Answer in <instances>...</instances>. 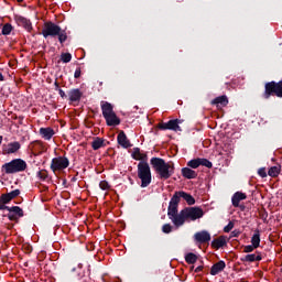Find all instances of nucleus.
Listing matches in <instances>:
<instances>
[{"mask_svg":"<svg viewBox=\"0 0 282 282\" xmlns=\"http://www.w3.org/2000/svg\"><path fill=\"white\" fill-rule=\"evenodd\" d=\"M150 164L155 173H158L160 180H169L175 173V164L173 162L166 163L162 158H152Z\"/></svg>","mask_w":282,"mask_h":282,"instance_id":"f257e3e1","label":"nucleus"},{"mask_svg":"<svg viewBox=\"0 0 282 282\" xmlns=\"http://www.w3.org/2000/svg\"><path fill=\"white\" fill-rule=\"evenodd\" d=\"M42 36L45 39H58L61 45L67 41V31L63 30L58 24L48 21L44 23V26L41 32Z\"/></svg>","mask_w":282,"mask_h":282,"instance_id":"f03ea898","label":"nucleus"},{"mask_svg":"<svg viewBox=\"0 0 282 282\" xmlns=\"http://www.w3.org/2000/svg\"><path fill=\"white\" fill-rule=\"evenodd\" d=\"M28 171V162L23 159H13L1 166V173L4 175H17Z\"/></svg>","mask_w":282,"mask_h":282,"instance_id":"7ed1b4c3","label":"nucleus"},{"mask_svg":"<svg viewBox=\"0 0 282 282\" xmlns=\"http://www.w3.org/2000/svg\"><path fill=\"white\" fill-rule=\"evenodd\" d=\"M100 107L107 127H118L120 124V119L118 118V115H116V111H113V105L109 101H101Z\"/></svg>","mask_w":282,"mask_h":282,"instance_id":"20e7f679","label":"nucleus"},{"mask_svg":"<svg viewBox=\"0 0 282 282\" xmlns=\"http://www.w3.org/2000/svg\"><path fill=\"white\" fill-rule=\"evenodd\" d=\"M139 180H141V188H147L151 185L153 176L151 175V166L149 162H139L137 166Z\"/></svg>","mask_w":282,"mask_h":282,"instance_id":"39448f33","label":"nucleus"},{"mask_svg":"<svg viewBox=\"0 0 282 282\" xmlns=\"http://www.w3.org/2000/svg\"><path fill=\"white\" fill-rule=\"evenodd\" d=\"M69 166V159L67 156H57L52 159L51 171L56 173V171H65Z\"/></svg>","mask_w":282,"mask_h":282,"instance_id":"423d86ee","label":"nucleus"},{"mask_svg":"<svg viewBox=\"0 0 282 282\" xmlns=\"http://www.w3.org/2000/svg\"><path fill=\"white\" fill-rule=\"evenodd\" d=\"M272 96H278L279 97V85L276 82H268L264 85V91L262 94V98L264 100H270Z\"/></svg>","mask_w":282,"mask_h":282,"instance_id":"0eeeda50","label":"nucleus"},{"mask_svg":"<svg viewBox=\"0 0 282 282\" xmlns=\"http://www.w3.org/2000/svg\"><path fill=\"white\" fill-rule=\"evenodd\" d=\"M185 217L191 221H197V219H202L204 217V209L202 207H186Z\"/></svg>","mask_w":282,"mask_h":282,"instance_id":"6e6552de","label":"nucleus"},{"mask_svg":"<svg viewBox=\"0 0 282 282\" xmlns=\"http://www.w3.org/2000/svg\"><path fill=\"white\" fill-rule=\"evenodd\" d=\"M21 151V143L19 141L2 144V155H12Z\"/></svg>","mask_w":282,"mask_h":282,"instance_id":"1a4fd4ad","label":"nucleus"},{"mask_svg":"<svg viewBox=\"0 0 282 282\" xmlns=\"http://www.w3.org/2000/svg\"><path fill=\"white\" fill-rule=\"evenodd\" d=\"M8 219L9 221H19V219H21V217L24 216L23 209L19 206H12L8 208Z\"/></svg>","mask_w":282,"mask_h":282,"instance_id":"9d476101","label":"nucleus"},{"mask_svg":"<svg viewBox=\"0 0 282 282\" xmlns=\"http://www.w3.org/2000/svg\"><path fill=\"white\" fill-rule=\"evenodd\" d=\"M180 196L177 194H174L170 200V205L167 207V216L173 217L174 215H177V208L180 206Z\"/></svg>","mask_w":282,"mask_h":282,"instance_id":"9b49d317","label":"nucleus"},{"mask_svg":"<svg viewBox=\"0 0 282 282\" xmlns=\"http://www.w3.org/2000/svg\"><path fill=\"white\" fill-rule=\"evenodd\" d=\"M171 221L176 226V228H180V226H184L186 223V212L182 209L178 214H175L174 216H170Z\"/></svg>","mask_w":282,"mask_h":282,"instance_id":"f8f14e48","label":"nucleus"},{"mask_svg":"<svg viewBox=\"0 0 282 282\" xmlns=\"http://www.w3.org/2000/svg\"><path fill=\"white\" fill-rule=\"evenodd\" d=\"M14 21L20 28H24L26 32H32V22L22 15H14Z\"/></svg>","mask_w":282,"mask_h":282,"instance_id":"ddd939ff","label":"nucleus"},{"mask_svg":"<svg viewBox=\"0 0 282 282\" xmlns=\"http://www.w3.org/2000/svg\"><path fill=\"white\" fill-rule=\"evenodd\" d=\"M117 141H118V144L122 147V149H131L132 147L131 141H129L124 131L119 132V134L117 135Z\"/></svg>","mask_w":282,"mask_h":282,"instance_id":"4468645a","label":"nucleus"},{"mask_svg":"<svg viewBox=\"0 0 282 282\" xmlns=\"http://www.w3.org/2000/svg\"><path fill=\"white\" fill-rule=\"evenodd\" d=\"M68 100L70 102H80V98H83V91L79 88H73L68 90Z\"/></svg>","mask_w":282,"mask_h":282,"instance_id":"2eb2a0df","label":"nucleus"},{"mask_svg":"<svg viewBox=\"0 0 282 282\" xmlns=\"http://www.w3.org/2000/svg\"><path fill=\"white\" fill-rule=\"evenodd\" d=\"M21 195V191L20 189H14V191H11L7 194H2L0 196V198H2V202L4 204H10L12 199H15V197H19Z\"/></svg>","mask_w":282,"mask_h":282,"instance_id":"dca6fc26","label":"nucleus"},{"mask_svg":"<svg viewBox=\"0 0 282 282\" xmlns=\"http://www.w3.org/2000/svg\"><path fill=\"white\" fill-rule=\"evenodd\" d=\"M194 239L198 241V243H208V241H210V234L206 230L198 231L194 235Z\"/></svg>","mask_w":282,"mask_h":282,"instance_id":"f3484780","label":"nucleus"},{"mask_svg":"<svg viewBox=\"0 0 282 282\" xmlns=\"http://www.w3.org/2000/svg\"><path fill=\"white\" fill-rule=\"evenodd\" d=\"M243 199H248V195L242 192H236L231 197L234 208H238L240 202H243Z\"/></svg>","mask_w":282,"mask_h":282,"instance_id":"a211bd4d","label":"nucleus"},{"mask_svg":"<svg viewBox=\"0 0 282 282\" xmlns=\"http://www.w3.org/2000/svg\"><path fill=\"white\" fill-rule=\"evenodd\" d=\"M263 258L261 257V252L257 253H249L242 258H240V261L243 263H254V261H261Z\"/></svg>","mask_w":282,"mask_h":282,"instance_id":"6ab92c4d","label":"nucleus"},{"mask_svg":"<svg viewBox=\"0 0 282 282\" xmlns=\"http://www.w3.org/2000/svg\"><path fill=\"white\" fill-rule=\"evenodd\" d=\"M225 269L226 262L224 260H220L210 268V274L212 276H217V274H219V272H224Z\"/></svg>","mask_w":282,"mask_h":282,"instance_id":"aec40b11","label":"nucleus"},{"mask_svg":"<svg viewBox=\"0 0 282 282\" xmlns=\"http://www.w3.org/2000/svg\"><path fill=\"white\" fill-rule=\"evenodd\" d=\"M174 195H177L178 199L182 197L184 200H186L188 206H193L195 204V197L184 191L175 192Z\"/></svg>","mask_w":282,"mask_h":282,"instance_id":"412c9836","label":"nucleus"},{"mask_svg":"<svg viewBox=\"0 0 282 282\" xmlns=\"http://www.w3.org/2000/svg\"><path fill=\"white\" fill-rule=\"evenodd\" d=\"M212 105H215L217 109H221L224 107H228V97L226 95L216 97L213 101Z\"/></svg>","mask_w":282,"mask_h":282,"instance_id":"4be33fe9","label":"nucleus"},{"mask_svg":"<svg viewBox=\"0 0 282 282\" xmlns=\"http://www.w3.org/2000/svg\"><path fill=\"white\" fill-rule=\"evenodd\" d=\"M131 158L133 160L140 161V162H148L149 156L147 155V153H142L140 151V148H133V152L131 154Z\"/></svg>","mask_w":282,"mask_h":282,"instance_id":"5701e85b","label":"nucleus"},{"mask_svg":"<svg viewBox=\"0 0 282 282\" xmlns=\"http://www.w3.org/2000/svg\"><path fill=\"white\" fill-rule=\"evenodd\" d=\"M54 129L47 127V128H40V135L43 138V140H52L54 138Z\"/></svg>","mask_w":282,"mask_h":282,"instance_id":"b1692460","label":"nucleus"},{"mask_svg":"<svg viewBox=\"0 0 282 282\" xmlns=\"http://www.w3.org/2000/svg\"><path fill=\"white\" fill-rule=\"evenodd\" d=\"M183 177H185V180H195L197 178V172H195V170H192L191 167H183L181 170Z\"/></svg>","mask_w":282,"mask_h":282,"instance_id":"393cba45","label":"nucleus"},{"mask_svg":"<svg viewBox=\"0 0 282 282\" xmlns=\"http://www.w3.org/2000/svg\"><path fill=\"white\" fill-rule=\"evenodd\" d=\"M226 245V237L224 236H220L212 241V248H214V250H219V248H224Z\"/></svg>","mask_w":282,"mask_h":282,"instance_id":"a878e982","label":"nucleus"},{"mask_svg":"<svg viewBox=\"0 0 282 282\" xmlns=\"http://www.w3.org/2000/svg\"><path fill=\"white\" fill-rule=\"evenodd\" d=\"M180 124H182V120L180 119H172L167 121L169 131H182V127H180Z\"/></svg>","mask_w":282,"mask_h":282,"instance_id":"bb28decb","label":"nucleus"},{"mask_svg":"<svg viewBox=\"0 0 282 282\" xmlns=\"http://www.w3.org/2000/svg\"><path fill=\"white\" fill-rule=\"evenodd\" d=\"M251 245L253 248H259L261 246V231L256 229L253 236L251 237Z\"/></svg>","mask_w":282,"mask_h":282,"instance_id":"cd10ccee","label":"nucleus"},{"mask_svg":"<svg viewBox=\"0 0 282 282\" xmlns=\"http://www.w3.org/2000/svg\"><path fill=\"white\" fill-rule=\"evenodd\" d=\"M105 148V139L96 137L91 142V149L98 151V149Z\"/></svg>","mask_w":282,"mask_h":282,"instance_id":"c85d7f7f","label":"nucleus"},{"mask_svg":"<svg viewBox=\"0 0 282 282\" xmlns=\"http://www.w3.org/2000/svg\"><path fill=\"white\" fill-rule=\"evenodd\" d=\"M280 174H281V165L271 166L268 171L269 177H279Z\"/></svg>","mask_w":282,"mask_h":282,"instance_id":"c756f323","label":"nucleus"},{"mask_svg":"<svg viewBox=\"0 0 282 282\" xmlns=\"http://www.w3.org/2000/svg\"><path fill=\"white\" fill-rule=\"evenodd\" d=\"M185 261L188 263V265H193L194 263H197V254L189 252L185 256Z\"/></svg>","mask_w":282,"mask_h":282,"instance_id":"7c9ffc66","label":"nucleus"},{"mask_svg":"<svg viewBox=\"0 0 282 282\" xmlns=\"http://www.w3.org/2000/svg\"><path fill=\"white\" fill-rule=\"evenodd\" d=\"M12 30H14V28L12 26V24L10 23H6L3 26H2V35L3 36H9V34L12 33Z\"/></svg>","mask_w":282,"mask_h":282,"instance_id":"2f4dec72","label":"nucleus"},{"mask_svg":"<svg viewBox=\"0 0 282 282\" xmlns=\"http://www.w3.org/2000/svg\"><path fill=\"white\" fill-rule=\"evenodd\" d=\"M187 166H189V169H199V166H202L200 158L188 161Z\"/></svg>","mask_w":282,"mask_h":282,"instance_id":"473e14b6","label":"nucleus"},{"mask_svg":"<svg viewBox=\"0 0 282 282\" xmlns=\"http://www.w3.org/2000/svg\"><path fill=\"white\" fill-rule=\"evenodd\" d=\"M61 61L63 63H70L72 62V53H62Z\"/></svg>","mask_w":282,"mask_h":282,"instance_id":"72a5a7b5","label":"nucleus"},{"mask_svg":"<svg viewBox=\"0 0 282 282\" xmlns=\"http://www.w3.org/2000/svg\"><path fill=\"white\" fill-rule=\"evenodd\" d=\"M162 232H164L165 235H171V232H173V226H171V224L163 225Z\"/></svg>","mask_w":282,"mask_h":282,"instance_id":"f704fd0d","label":"nucleus"},{"mask_svg":"<svg viewBox=\"0 0 282 282\" xmlns=\"http://www.w3.org/2000/svg\"><path fill=\"white\" fill-rule=\"evenodd\" d=\"M200 166H206V169H213V162L208 159H200Z\"/></svg>","mask_w":282,"mask_h":282,"instance_id":"c9c22d12","label":"nucleus"},{"mask_svg":"<svg viewBox=\"0 0 282 282\" xmlns=\"http://www.w3.org/2000/svg\"><path fill=\"white\" fill-rule=\"evenodd\" d=\"M37 177L42 180V182H45L47 180V171L41 170L37 172Z\"/></svg>","mask_w":282,"mask_h":282,"instance_id":"e433bc0d","label":"nucleus"},{"mask_svg":"<svg viewBox=\"0 0 282 282\" xmlns=\"http://www.w3.org/2000/svg\"><path fill=\"white\" fill-rule=\"evenodd\" d=\"M99 187L101 188V191H109V188H111V186L109 185V182L107 181H101L99 183Z\"/></svg>","mask_w":282,"mask_h":282,"instance_id":"4c0bfd02","label":"nucleus"},{"mask_svg":"<svg viewBox=\"0 0 282 282\" xmlns=\"http://www.w3.org/2000/svg\"><path fill=\"white\" fill-rule=\"evenodd\" d=\"M258 247H254V245H249V246H245L243 248V252L246 253H250V252H254V250H257Z\"/></svg>","mask_w":282,"mask_h":282,"instance_id":"58836bf2","label":"nucleus"},{"mask_svg":"<svg viewBox=\"0 0 282 282\" xmlns=\"http://www.w3.org/2000/svg\"><path fill=\"white\" fill-rule=\"evenodd\" d=\"M158 129H160L161 131H169V122L159 123Z\"/></svg>","mask_w":282,"mask_h":282,"instance_id":"ea45409f","label":"nucleus"},{"mask_svg":"<svg viewBox=\"0 0 282 282\" xmlns=\"http://www.w3.org/2000/svg\"><path fill=\"white\" fill-rule=\"evenodd\" d=\"M235 228V223L229 221L227 226L224 227V232H230Z\"/></svg>","mask_w":282,"mask_h":282,"instance_id":"a19ab883","label":"nucleus"},{"mask_svg":"<svg viewBox=\"0 0 282 282\" xmlns=\"http://www.w3.org/2000/svg\"><path fill=\"white\" fill-rule=\"evenodd\" d=\"M258 175H259L260 177H268V172H265V167H260V169L258 170Z\"/></svg>","mask_w":282,"mask_h":282,"instance_id":"79ce46f5","label":"nucleus"},{"mask_svg":"<svg viewBox=\"0 0 282 282\" xmlns=\"http://www.w3.org/2000/svg\"><path fill=\"white\" fill-rule=\"evenodd\" d=\"M6 204L8 203H3V198L0 197V210H8L10 208V206H7Z\"/></svg>","mask_w":282,"mask_h":282,"instance_id":"37998d69","label":"nucleus"},{"mask_svg":"<svg viewBox=\"0 0 282 282\" xmlns=\"http://www.w3.org/2000/svg\"><path fill=\"white\" fill-rule=\"evenodd\" d=\"M278 98H282V80L278 82Z\"/></svg>","mask_w":282,"mask_h":282,"instance_id":"c03bdc74","label":"nucleus"},{"mask_svg":"<svg viewBox=\"0 0 282 282\" xmlns=\"http://www.w3.org/2000/svg\"><path fill=\"white\" fill-rule=\"evenodd\" d=\"M82 74L80 67H77L74 73V78H79Z\"/></svg>","mask_w":282,"mask_h":282,"instance_id":"a18cd8bd","label":"nucleus"},{"mask_svg":"<svg viewBox=\"0 0 282 282\" xmlns=\"http://www.w3.org/2000/svg\"><path fill=\"white\" fill-rule=\"evenodd\" d=\"M57 91H58L61 98H67V94H65V90L58 88Z\"/></svg>","mask_w":282,"mask_h":282,"instance_id":"49530a36","label":"nucleus"},{"mask_svg":"<svg viewBox=\"0 0 282 282\" xmlns=\"http://www.w3.org/2000/svg\"><path fill=\"white\" fill-rule=\"evenodd\" d=\"M202 270H204V265L197 267V268L194 270V272L199 273V272H202Z\"/></svg>","mask_w":282,"mask_h":282,"instance_id":"de8ad7c7","label":"nucleus"},{"mask_svg":"<svg viewBox=\"0 0 282 282\" xmlns=\"http://www.w3.org/2000/svg\"><path fill=\"white\" fill-rule=\"evenodd\" d=\"M24 118H25V117H23V116H19V117H18L19 124H23Z\"/></svg>","mask_w":282,"mask_h":282,"instance_id":"09e8293b","label":"nucleus"},{"mask_svg":"<svg viewBox=\"0 0 282 282\" xmlns=\"http://www.w3.org/2000/svg\"><path fill=\"white\" fill-rule=\"evenodd\" d=\"M238 208H240V210H246V205L239 204Z\"/></svg>","mask_w":282,"mask_h":282,"instance_id":"8fccbe9b","label":"nucleus"},{"mask_svg":"<svg viewBox=\"0 0 282 282\" xmlns=\"http://www.w3.org/2000/svg\"><path fill=\"white\" fill-rule=\"evenodd\" d=\"M3 80H6V77H3V74L0 73V82H3Z\"/></svg>","mask_w":282,"mask_h":282,"instance_id":"3c124183","label":"nucleus"},{"mask_svg":"<svg viewBox=\"0 0 282 282\" xmlns=\"http://www.w3.org/2000/svg\"><path fill=\"white\" fill-rule=\"evenodd\" d=\"M55 87H56V90L61 89V87L58 86V82H55Z\"/></svg>","mask_w":282,"mask_h":282,"instance_id":"603ef678","label":"nucleus"},{"mask_svg":"<svg viewBox=\"0 0 282 282\" xmlns=\"http://www.w3.org/2000/svg\"><path fill=\"white\" fill-rule=\"evenodd\" d=\"M2 142H3V135H0V147H1Z\"/></svg>","mask_w":282,"mask_h":282,"instance_id":"864d4df0","label":"nucleus"},{"mask_svg":"<svg viewBox=\"0 0 282 282\" xmlns=\"http://www.w3.org/2000/svg\"><path fill=\"white\" fill-rule=\"evenodd\" d=\"M14 120H19V116H15V117H14Z\"/></svg>","mask_w":282,"mask_h":282,"instance_id":"5fc2aeb1","label":"nucleus"},{"mask_svg":"<svg viewBox=\"0 0 282 282\" xmlns=\"http://www.w3.org/2000/svg\"><path fill=\"white\" fill-rule=\"evenodd\" d=\"M18 1V3H21V2H23V0H17Z\"/></svg>","mask_w":282,"mask_h":282,"instance_id":"6e6d98bb","label":"nucleus"},{"mask_svg":"<svg viewBox=\"0 0 282 282\" xmlns=\"http://www.w3.org/2000/svg\"><path fill=\"white\" fill-rule=\"evenodd\" d=\"M30 252H32V247H29Z\"/></svg>","mask_w":282,"mask_h":282,"instance_id":"4d7b16f0","label":"nucleus"},{"mask_svg":"<svg viewBox=\"0 0 282 282\" xmlns=\"http://www.w3.org/2000/svg\"><path fill=\"white\" fill-rule=\"evenodd\" d=\"M264 215H265V217H268V212H265V214H264Z\"/></svg>","mask_w":282,"mask_h":282,"instance_id":"13d9d810","label":"nucleus"},{"mask_svg":"<svg viewBox=\"0 0 282 282\" xmlns=\"http://www.w3.org/2000/svg\"><path fill=\"white\" fill-rule=\"evenodd\" d=\"M242 282H248V281H242Z\"/></svg>","mask_w":282,"mask_h":282,"instance_id":"bf43d9fd","label":"nucleus"}]
</instances>
